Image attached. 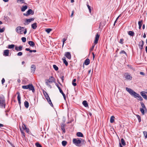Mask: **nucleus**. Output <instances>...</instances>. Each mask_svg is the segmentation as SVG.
I'll use <instances>...</instances> for the list:
<instances>
[{
	"mask_svg": "<svg viewBox=\"0 0 147 147\" xmlns=\"http://www.w3.org/2000/svg\"><path fill=\"white\" fill-rule=\"evenodd\" d=\"M43 92L45 98H49V96L48 95L47 93L44 90H43Z\"/></svg>",
	"mask_w": 147,
	"mask_h": 147,
	"instance_id": "23",
	"label": "nucleus"
},
{
	"mask_svg": "<svg viewBox=\"0 0 147 147\" xmlns=\"http://www.w3.org/2000/svg\"><path fill=\"white\" fill-rule=\"evenodd\" d=\"M27 32V29H24V30L23 32V33H24V34H26Z\"/></svg>",
	"mask_w": 147,
	"mask_h": 147,
	"instance_id": "57",
	"label": "nucleus"
},
{
	"mask_svg": "<svg viewBox=\"0 0 147 147\" xmlns=\"http://www.w3.org/2000/svg\"><path fill=\"white\" fill-rule=\"evenodd\" d=\"M24 105L25 107L26 108H28L29 107V103L27 101H25L24 102Z\"/></svg>",
	"mask_w": 147,
	"mask_h": 147,
	"instance_id": "28",
	"label": "nucleus"
},
{
	"mask_svg": "<svg viewBox=\"0 0 147 147\" xmlns=\"http://www.w3.org/2000/svg\"><path fill=\"white\" fill-rule=\"evenodd\" d=\"M20 130L22 135L24 136L25 137V134L23 131L22 130V129L20 128Z\"/></svg>",
	"mask_w": 147,
	"mask_h": 147,
	"instance_id": "49",
	"label": "nucleus"
},
{
	"mask_svg": "<svg viewBox=\"0 0 147 147\" xmlns=\"http://www.w3.org/2000/svg\"><path fill=\"white\" fill-rule=\"evenodd\" d=\"M36 66L34 65H32L31 66V72L34 73L35 71Z\"/></svg>",
	"mask_w": 147,
	"mask_h": 147,
	"instance_id": "18",
	"label": "nucleus"
},
{
	"mask_svg": "<svg viewBox=\"0 0 147 147\" xmlns=\"http://www.w3.org/2000/svg\"><path fill=\"white\" fill-rule=\"evenodd\" d=\"M82 139L79 138H74L73 140V142L76 146H80L79 144H80L82 142Z\"/></svg>",
	"mask_w": 147,
	"mask_h": 147,
	"instance_id": "2",
	"label": "nucleus"
},
{
	"mask_svg": "<svg viewBox=\"0 0 147 147\" xmlns=\"http://www.w3.org/2000/svg\"><path fill=\"white\" fill-rule=\"evenodd\" d=\"M82 104L86 107H87L88 106V104L86 100L82 102Z\"/></svg>",
	"mask_w": 147,
	"mask_h": 147,
	"instance_id": "24",
	"label": "nucleus"
},
{
	"mask_svg": "<svg viewBox=\"0 0 147 147\" xmlns=\"http://www.w3.org/2000/svg\"><path fill=\"white\" fill-rule=\"evenodd\" d=\"M124 39L123 38L121 39L120 40L119 42L122 44H123V43Z\"/></svg>",
	"mask_w": 147,
	"mask_h": 147,
	"instance_id": "47",
	"label": "nucleus"
},
{
	"mask_svg": "<svg viewBox=\"0 0 147 147\" xmlns=\"http://www.w3.org/2000/svg\"><path fill=\"white\" fill-rule=\"evenodd\" d=\"M126 90L131 95L135 98H138V99L140 101L143 100V98L140 95L134 91L133 90L127 87L126 88Z\"/></svg>",
	"mask_w": 147,
	"mask_h": 147,
	"instance_id": "1",
	"label": "nucleus"
},
{
	"mask_svg": "<svg viewBox=\"0 0 147 147\" xmlns=\"http://www.w3.org/2000/svg\"><path fill=\"white\" fill-rule=\"evenodd\" d=\"M0 100L2 101V102L3 101H5L4 97L2 95H0Z\"/></svg>",
	"mask_w": 147,
	"mask_h": 147,
	"instance_id": "30",
	"label": "nucleus"
},
{
	"mask_svg": "<svg viewBox=\"0 0 147 147\" xmlns=\"http://www.w3.org/2000/svg\"><path fill=\"white\" fill-rule=\"evenodd\" d=\"M29 87V84L27 85L23 86H22V88L24 89H28Z\"/></svg>",
	"mask_w": 147,
	"mask_h": 147,
	"instance_id": "34",
	"label": "nucleus"
},
{
	"mask_svg": "<svg viewBox=\"0 0 147 147\" xmlns=\"http://www.w3.org/2000/svg\"><path fill=\"white\" fill-rule=\"evenodd\" d=\"M22 46H20L18 47L17 46H16L15 47V49L17 51H20L22 50Z\"/></svg>",
	"mask_w": 147,
	"mask_h": 147,
	"instance_id": "17",
	"label": "nucleus"
},
{
	"mask_svg": "<svg viewBox=\"0 0 147 147\" xmlns=\"http://www.w3.org/2000/svg\"><path fill=\"white\" fill-rule=\"evenodd\" d=\"M67 144V142L66 141H63L62 142V145L65 146Z\"/></svg>",
	"mask_w": 147,
	"mask_h": 147,
	"instance_id": "35",
	"label": "nucleus"
},
{
	"mask_svg": "<svg viewBox=\"0 0 147 147\" xmlns=\"http://www.w3.org/2000/svg\"><path fill=\"white\" fill-rule=\"evenodd\" d=\"M55 85H56V86L58 88V89L59 88V87H60L59 86V85L57 83H56V82L55 83Z\"/></svg>",
	"mask_w": 147,
	"mask_h": 147,
	"instance_id": "60",
	"label": "nucleus"
},
{
	"mask_svg": "<svg viewBox=\"0 0 147 147\" xmlns=\"http://www.w3.org/2000/svg\"><path fill=\"white\" fill-rule=\"evenodd\" d=\"M53 68L56 71H57L58 70V67L55 65H53Z\"/></svg>",
	"mask_w": 147,
	"mask_h": 147,
	"instance_id": "37",
	"label": "nucleus"
},
{
	"mask_svg": "<svg viewBox=\"0 0 147 147\" xmlns=\"http://www.w3.org/2000/svg\"><path fill=\"white\" fill-rule=\"evenodd\" d=\"M29 90H32L33 92H35V89L32 84H29V87L28 88Z\"/></svg>",
	"mask_w": 147,
	"mask_h": 147,
	"instance_id": "8",
	"label": "nucleus"
},
{
	"mask_svg": "<svg viewBox=\"0 0 147 147\" xmlns=\"http://www.w3.org/2000/svg\"><path fill=\"white\" fill-rule=\"evenodd\" d=\"M35 145L37 147H42L41 144L38 142L36 143Z\"/></svg>",
	"mask_w": 147,
	"mask_h": 147,
	"instance_id": "39",
	"label": "nucleus"
},
{
	"mask_svg": "<svg viewBox=\"0 0 147 147\" xmlns=\"http://www.w3.org/2000/svg\"><path fill=\"white\" fill-rule=\"evenodd\" d=\"M140 104L142 106V108H140V110L142 115L144 114V111L146 110V109L144 103L142 102H140Z\"/></svg>",
	"mask_w": 147,
	"mask_h": 147,
	"instance_id": "4",
	"label": "nucleus"
},
{
	"mask_svg": "<svg viewBox=\"0 0 147 147\" xmlns=\"http://www.w3.org/2000/svg\"><path fill=\"white\" fill-rule=\"evenodd\" d=\"M66 40H67V39H66L65 38H63V46H63L64 45V42Z\"/></svg>",
	"mask_w": 147,
	"mask_h": 147,
	"instance_id": "50",
	"label": "nucleus"
},
{
	"mask_svg": "<svg viewBox=\"0 0 147 147\" xmlns=\"http://www.w3.org/2000/svg\"><path fill=\"white\" fill-rule=\"evenodd\" d=\"M5 30V29L4 28H3L2 29H1L0 28V32H3Z\"/></svg>",
	"mask_w": 147,
	"mask_h": 147,
	"instance_id": "52",
	"label": "nucleus"
},
{
	"mask_svg": "<svg viewBox=\"0 0 147 147\" xmlns=\"http://www.w3.org/2000/svg\"><path fill=\"white\" fill-rule=\"evenodd\" d=\"M90 63V60L88 59H86L85 61L84 64L86 65H88Z\"/></svg>",
	"mask_w": 147,
	"mask_h": 147,
	"instance_id": "19",
	"label": "nucleus"
},
{
	"mask_svg": "<svg viewBox=\"0 0 147 147\" xmlns=\"http://www.w3.org/2000/svg\"><path fill=\"white\" fill-rule=\"evenodd\" d=\"M99 36V35L98 34H97L96 35L95 39L94 41V43L95 44H96L98 43Z\"/></svg>",
	"mask_w": 147,
	"mask_h": 147,
	"instance_id": "10",
	"label": "nucleus"
},
{
	"mask_svg": "<svg viewBox=\"0 0 147 147\" xmlns=\"http://www.w3.org/2000/svg\"><path fill=\"white\" fill-rule=\"evenodd\" d=\"M143 133L145 138H147V132L146 131H144Z\"/></svg>",
	"mask_w": 147,
	"mask_h": 147,
	"instance_id": "38",
	"label": "nucleus"
},
{
	"mask_svg": "<svg viewBox=\"0 0 147 147\" xmlns=\"http://www.w3.org/2000/svg\"><path fill=\"white\" fill-rule=\"evenodd\" d=\"M142 20H141L140 21L138 22V25H142Z\"/></svg>",
	"mask_w": 147,
	"mask_h": 147,
	"instance_id": "54",
	"label": "nucleus"
},
{
	"mask_svg": "<svg viewBox=\"0 0 147 147\" xmlns=\"http://www.w3.org/2000/svg\"><path fill=\"white\" fill-rule=\"evenodd\" d=\"M24 130H25L27 132H29V129H28L27 128H26V129H25Z\"/></svg>",
	"mask_w": 147,
	"mask_h": 147,
	"instance_id": "61",
	"label": "nucleus"
},
{
	"mask_svg": "<svg viewBox=\"0 0 147 147\" xmlns=\"http://www.w3.org/2000/svg\"><path fill=\"white\" fill-rule=\"evenodd\" d=\"M128 32V34L131 36H133L134 35V33L133 31H129Z\"/></svg>",
	"mask_w": 147,
	"mask_h": 147,
	"instance_id": "31",
	"label": "nucleus"
},
{
	"mask_svg": "<svg viewBox=\"0 0 147 147\" xmlns=\"http://www.w3.org/2000/svg\"><path fill=\"white\" fill-rule=\"evenodd\" d=\"M65 125L64 124H62L61 125V128L64 133H65Z\"/></svg>",
	"mask_w": 147,
	"mask_h": 147,
	"instance_id": "27",
	"label": "nucleus"
},
{
	"mask_svg": "<svg viewBox=\"0 0 147 147\" xmlns=\"http://www.w3.org/2000/svg\"><path fill=\"white\" fill-rule=\"evenodd\" d=\"M34 13V12L31 9H29L26 13H24L23 15L24 16H28L31 14L32 15Z\"/></svg>",
	"mask_w": 147,
	"mask_h": 147,
	"instance_id": "6",
	"label": "nucleus"
},
{
	"mask_svg": "<svg viewBox=\"0 0 147 147\" xmlns=\"http://www.w3.org/2000/svg\"><path fill=\"white\" fill-rule=\"evenodd\" d=\"M52 30V29L51 28H47L46 29L45 31L48 33H49Z\"/></svg>",
	"mask_w": 147,
	"mask_h": 147,
	"instance_id": "41",
	"label": "nucleus"
},
{
	"mask_svg": "<svg viewBox=\"0 0 147 147\" xmlns=\"http://www.w3.org/2000/svg\"><path fill=\"white\" fill-rule=\"evenodd\" d=\"M45 83L47 86L49 87L50 88H51V85L49 84V83H47H47Z\"/></svg>",
	"mask_w": 147,
	"mask_h": 147,
	"instance_id": "55",
	"label": "nucleus"
},
{
	"mask_svg": "<svg viewBox=\"0 0 147 147\" xmlns=\"http://www.w3.org/2000/svg\"><path fill=\"white\" fill-rule=\"evenodd\" d=\"M62 60H63V62L65 64V65L66 66H67L68 65V63L65 59V58L64 57H63L62 59Z\"/></svg>",
	"mask_w": 147,
	"mask_h": 147,
	"instance_id": "20",
	"label": "nucleus"
},
{
	"mask_svg": "<svg viewBox=\"0 0 147 147\" xmlns=\"http://www.w3.org/2000/svg\"><path fill=\"white\" fill-rule=\"evenodd\" d=\"M140 74L142 75H144V73L142 72H140Z\"/></svg>",
	"mask_w": 147,
	"mask_h": 147,
	"instance_id": "64",
	"label": "nucleus"
},
{
	"mask_svg": "<svg viewBox=\"0 0 147 147\" xmlns=\"http://www.w3.org/2000/svg\"><path fill=\"white\" fill-rule=\"evenodd\" d=\"M22 127L24 129H26V128H27L26 125L24 124H23V125H22Z\"/></svg>",
	"mask_w": 147,
	"mask_h": 147,
	"instance_id": "51",
	"label": "nucleus"
},
{
	"mask_svg": "<svg viewBox=\"0 0 147 147\" xmlns=\"http://www.w3.org/2000/svg\"><path fill=\"white\" fill-rule=\"evenodd\" d=\"M65 55L66 57L69 59H70L71 58V55L69 52H65Z\"/></svg>",
	"mask_w": 147,
	"mask_h": 147,
	"instance_id": "9",
	"label": "nucleus"
},
{
	"mask_svg": "<svg viewBox=\"0 0 147 147\" xmlns=\"http://www.w3.org/2000/svg\"><path fill=\"white\" fill-rule=\"evenodd\" d=\"M121 144L123 146H125L126 145V143L123 138L121 139Z\"/></svg>",
	"mask_w": 147,
	"mask_h": 147,
	"instance_id": "33",
	"label": "nucleus"
},
{
	"mask_svg": "<svg viewBox=\"0 0 147 147\" xmlns=\"http://www.w3.org/2000/svg\"><path fill=\"white\" fill-rule=\"evenodd\" d=\"M15 46V45H8V48L9 49H13L14 47Z\"/></svg>",
	"mask_w": 147,
	"mask_h": 147,
	"instance_id": "29",
	"label": "nucleus"
},
{
	"mask_svg": "<svg viewBox=\"0 0 147 147\" xmlns=\"http://www.w3.org/2000/svg\"><path fill=\"white\" fill-rule=\"evenodd\" d=\"M119 53L120 54H125L126 56H127V54L126 53L124 50H122V51H120V52Z\"/></svg>",
	"mask_w": 147,
	"mask_h": 147,
	"instance_id": "42",
	"label": "nucleus"
},
{
	"mask_svg": "<svg viewBox=\"0 0 147 147\" xmlns=\"http://www.w3.org/2000/svg\"><path fill=\"white\" fill-rule=\"evenodd\" d=\"M136 116L138 119L139 122H140L141 121V117L138 115H137Z\"/></svg>",
	"mask_w": 147,
	"mask_h": 147,
	"instance_id": "43",
	"label": "nucleus"
},
{
	"mask_svg": "<svg viewBox=\"0 0 147 147\" xmlns=\"http://www.w3.org/2000/svg\"><path fill=\"white\" fill-rule=\"evenodd\" d=\"M94 46H95L94 45H92V47H91V48L90 49L91 51H92L93 50Z\"/></svg>",
	"mask_w": 147,
	"mask_h": 147,
	"instance_id": "56",
	"label": "nucleus"
},
{
	"mask_svg": "<svg viewBox=\"0 0 147 147\" xmlns=\"http://www.w3.org/2000/svg\"><path fill=\"white\" fill-rule=\"evenodd\" d=\"M5 82V80L4 78H3L1 80V83L3 85V83Z\"/></svg>",
	"mask_w": 147,
	"mask_h": 147,
	"instance_id": "53",
	"label": "nucleus"
},
{
	"mask_svg": "<svg viewBox=\"0 0 147 147\" xmlns=\"http://www.w3.org/2000/svg\"><path fill=\"white\" fill-rule=\"evenodd\" d=\"M37 24L36 23H34L31 25L32 28L33 29H35L37 27Z\"/></svg>",
	"mask_w": 147,
	"mask_h": 147,
	"instance_id": "21",
	"label": "nucleus"
},
{
	"mask_svg": "<svg viewBox=\"0 0 147 147\" xmlns=\"http://www.w3.org/2000/svg\"><path fill=\"white\" fill-rule=\"evenodd\" d=\"M114 118H115V117L113 116H112L111 117L110 121V122L111 123H113V122H114Z\"/></svg>",
	"mask_w": 147,
	"mask_h": 147,
	"instance_id": "32",
	"label": "nucleus"
},
{
	"mask_svg": "<svg viewBox=\"0 0 147 147\" xmlns=\"http://www.w3.org/2000/svg\"><path fill=\"white\" fill-rule=\"evenodd\" d=\"M72 84L74 86H76V85H77L76 83H74V82H73Z\"/></svg>",
	"mask_w": 147,
	"mask_h": 147,
	"instance_id": "62",
	"label": "nucleus"
},
{
	"mask_svg": "<svg viewBox=\"0 0 147 147\" xmlns=\"http://www.w3.org/2000/svg\"><path fill=\"white\" fill-rule=\"evenodd\" d=\"M28 44L31 46L34 47L35 46L34 43L32 41H29L28 42Z\"/></svg>",
	"mask_w": 147,
	"mask_h": 147,
	"instance_id": "22",
	"label": "nucleus"
},
{
	"mask_svg": "<svg viewBox=\"0 0 147 147\" xmlns=\"http://www.w3.org/2000/svg\"><path fill=\"white\" fill-rule=\"evenodd\" d=\"M28 7L27 5L23 6L21 8V11H24Z\"/></svg>",
	"mask_w": 147,
	"mask_h": 147,
	"instance_id": "25",
	"label": "nucleus"
},
{
	"mask_svg": "<svg viewBox=\"0 0 147 147\" xmlns=\"http://www.w3.org/2000/svg\"><path fill=\"white\" fill-rule=\"evenodd\" d=\"M17 94H18V103L20 105L21 104V96H20V92H17Z\"/></svg>",
	"mask_w": 147,
	"mask_h": 147,
	"instance_id": "13",
	"label": "nucleus"
},
{
	"mask_svg": "<svg viewBox=\"0 0 147 147\" xmlns=\"http://www.w3.org/2000/svg\"><path fill=\"white\" fill-rule=\"evenodd\" d=\"M144 42L143 40H141L139 42V47L140 49L142 50L143 49L144 45Z\"/></svg>",
	"mask_w": 147,
	"mask_h": 147,
	"instance_id": "12",
	"label": "nucleus"
},
{
	"mask_svg": "<svg viewBox=\"0 0 147 147\" xmlns=\"http://www.w3.org/2000/svg\"><path fill=\"white\" fill-rule=\"evenodd\" d=\"M21 39H22V41L23 42H25L26 41V38L25 37H23Z\"/></svg>",
	"mask_w": 147,
	"mask_h": 147,
	"instance_id": "44",
	"label": "nucleus"
},
{
	"mask_svg": "<svg viewBox=\"0 0 147 147\" xmlns=\"http://www.w3.org/2000/svg\"><path fill=\"white\" fill-rule=\"evenodd\" d=\"M87 6L89 9V11L90 13H91V9L90 6L88 4V3L87 4Z\"/></svg>",
	"mask_w": 147,
	"mask_h": 147,
	"instance_id": "36",
	"label": "nucleus"
},
{
	"mask_svg": "<svg viewBox=\"0 0 147 147\" xmlns=\"http://www.w3.org/2000/svg\"><path fill=\"white\" fill-rule=\"evenodd\" d=\"M25 50L26 51H29V52L30 53H32V50H30V49L29 48H26L25 49Z\"/></svg>",
	"mask_w": 147,
	"mask_h": 147,
	"instance_id": "46",
	"label": "nucleus"
},
{
	"mask_svg": "<svg viewBox=\"0 0 147 147\" xmlns=\"http://www.w3.org/2000/svg\"><path fill=\"white\" fill-rule=\"evenodd\" d=\"M9 53V51L8 49L5 50L3 53V55L5 56H8Z\"/></svg>",
	"mask_w": 147,
	"mask_h": 147,
	"instance_id": "15",
	"label": "nucleus"
},
{
	"mask_svg": "<svg viewBox=\"0 0 147 147\" xmlns=\"http://www.w3.org/2000/svg\"><path fill=\"white\" fill-rule=\"evenodd\" d=\"M17 55L18 56H21L22 55V53L21 52H19L17 53Z\"/></svg>",
	"mask_w": 147,
	"mask_h": 147,
	"instance_id": "48",
	"label": "nucleus"
},
{
	"mask_svg": "<svg viewBox=\"0 0 147 147\" xmlns=\"http://www.w3.org/2000/svg\"><path fill=\"white\" fill-rule=\"evenodd\" d=\"M45 83H52L53 82L55 83L56 80L53 76L50 77L49 79L45 80Z\"/></svg>",
	"mask_w": 147,
	"mask_h": 147,
	"instance_id": "5",
	"label": "nucleus"
},
{
	"mask_svg": "<svg viewBox=\"0 0 147 147\" xmlns=\"http://www.w3.org/2000/svg\"><path fill=\"white\" fill-rule=\"evenodd\" d=\"M76 135L79 137H83V134L80 132H78L76 133Z\"/></svg>",
	"mask_w": 147,
	"mask_h": 147,
	"instance_id": "26",
	"label": "nucleus"
},
{
	"mask_svg": "<svg viewBox=\"0 0 147 147\" xmlns=\"http://www.w3.org/2000/svg\"><path fill=\"white\" fill-rule=\"evenodd\" d=\"M5 101H3L2 102V101L0 100V107L5 108Z\"/></svg>",
	"mask_w": 147,
	"mask_h": 147,
	"instance_id": "11",
	"label": "nucleus"
},
{
	"mask_svg": "<svg viewBox=\"0 0 147 147\" xmlns=\"http://www.w3.org/2000/svg\"><path fill=\"white\" fill-rule=\"evenodd\" d=\"M63 97V98H64V99L65 100H66V96H65V94L64 93H63V94H62Z\"/></svg>",
	"mask_w": 147,
	"mask_h": 147,
	"instance_id": "59",
	"label": "nucleus"
},
{
	"mask_svg": "<svg viewBox=\"0 0 147 147\" xmlns=\"http://www.w3.org/2000/svg\"><path fill=\"white\" fill-rule=\"evenodd\" d=\"M124 76L126 79L127 80H131L132 79V77L128 73H125Z\"/></svg>",
	"mask_w": 147,
	"mask_h": 147,
	"instance_id": "7",
	"label": "nucleus"
},
{
	"mask_svg": "<svg viewBox=\"0 0 147 147\" xmlns=\"http://www.w3.org/2000/svg\"><path fill=\"white\" fill-rule=\"evenodd\" d=\"M17 2H20L21 3H24V4H26V3H25L24 1V0H17Z\"/></svg>",
	"mask_w": 147,
	"mask_h": 147,
	"instance_id": "40",
	"label": "nucleus"
},
{
	"mask_svg": "<svg viewBox=\"0 0 147 147\" xmlns=\"http://www.w3.org/2000/svg\"><path fill=\"white\" fill-rule=\"evenodd\" d=\"M4 126V125L0 123V128H1L2 127Z\"/></svg>",
	"mask_w": 147,
	"mask_h": 147,
	"instance_id": "63",
	"label": "nucleus"
},
{
	"mask_svg": "<svg viewBox=\"0 0 147 147\" xmlns=\"http://www.w3.org/2000/svg\"><path fill=\"white\" fill-rule=\"evenodd\" d=\"M34 19H27L26 20L24 23L25 25H28L30 22L32 21H33Z\"/></svg>",
	"mask_w": 147,
	"mask_h": 147,
	"instance_id": "16",
	"label": "nucleus"
},
{
	"mask_svg": "<svg viewBox=\"0 0 147 147\" xmlns=\"http://www.w3.org/2000/svg\"><path fill=\"white\" fill-rule=\"evenodd\" d=\"M48 102H49V104L50 105L52 106V107H53V105L51 102V100H49L48 101Z\"/></svg>",
	"mask_w": 147,
	"mask_h": 147,
	"instance_id": "45",
	"label": "nucleus"
},
{
	"mask_svg": "<svg viewBox=\"0 0 147 147\" xmlns=\"http://www.w3.org/2000/svg\"><path fill=\"white\" fill-rule=\"evenodd\" d=\"M24 30V28L21 26H18L16 29V31L18 33L22 34Z\"/></svg>",
	"mask_w": 147,
	"mask_h": 147,
	"instance_id": "3",
	"label": "nucleus"
},
{
	"mask_svg": "<svg viewBox=\"0 0 147 147\" xmlns=\"http://www.w3.org/2000/svg\"><path fill=\"white\" fill-rule=\"evenodd\" d=\"M140 94L144 98L147 100V96L145 94V92H140Z\"/></svg>",
	"mask_w": 147,
	"mask_h": 147,
	"instance_id": "14",
	"label": "nucleus"
},
{
	"mask_svg": "<svg viewBox=\"0 0 147 147\" xmlns=\"http://www.w3.org/2000/svg\"><path fill=\"white\" fill-rule=\"evenodd\" d=\"M60 78H61V80L62 82H63V80H64V76H61L60 77Z\"/></svg>",
	"mask_w": 147,
	"mask_h": 147,
	"instance_id": "58",
	"label": "nucleus"
}]
</instances>
